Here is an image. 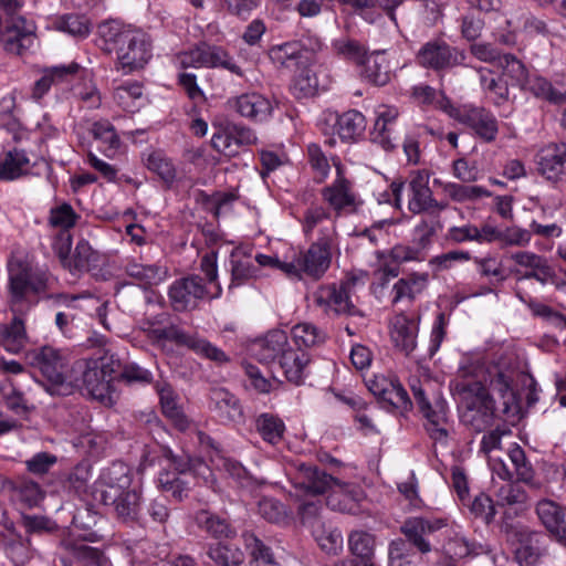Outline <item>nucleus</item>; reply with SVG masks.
Wrapping results in <instances>:
<instances>
[{
    "label": "nucleus",
    "instance_id": "nucleus-32",
    "mask_svg": "<svg viewBox=\"0 0 566 566\" xmlns=\"http://www.w3.org/2000/svg\"><path fill=\"white\" fill-rule=\"evenodd\" d=\"M142 500V489L133 484L114 503H105L104 505L113 506L118 520L126 523L136 522L140 515Z\"/></svg>",
    "mask_w": 566,
    "mask_h": 566
},
{
    "label": "nucleus",
    "instance_id": "nucleus-45",
    "mask_svg": "<svg viewBox=\"0 0 566 566\" xmlns=\"http://www.w3.org/2000/svg\"><path fill=\"white\" fill-rule=\"evenodd\" d=\"M125 272L132 279L137 280L144 286L158 285L167 277V269L158 264H139L129 262Z\"/></svg>",
    "mask_w": 566,
    "mask_h": 566
},
{
    "label": "nucleus",
    "instance_id": "nucleus-26",
    "mask_svg": "<svg viewBox=\"0 0 566 566\" xmlns=\"http://www.w3.org/2000/svg\"><path fill=\"white\" fill-rule=\"evenodd\" d=\"M513 543L518 544L515 559L520 566H536L546 553V535L542 532L528 530Z\"/></svg>",
    "mask_w": 566,
    "mask_h": 566
},
{
    "label": "nucleus",
    "instance_id": "nucleus-18",
    "mask_svg": "<svg viewBox=\"0 0 566 566\" xmlns=\"http://www.w3.org/2000/svg\"><path fill=\"white\" fill-rule=\"evenodd\" d=\"M55 560H59L61 566H104L106 564V558L98 548L72 537L60 541Z\"/></svg>",
    "mask_w": 566,
    "mask_h": 566
},
{
    "label": "nucleus",
    "instance_id": "nucleus-62",
    "mask_svg": "<svg viewBox=\"0 0 566 566\" xmlns=\"http://www.w3.org/2000/svg\"><path fill=\"white\" fill-rule=\"evenodd\" d=\"M307 159L312 170L315 172V178L318 182L324 181L331 170V166L326 155L317 144H310L307 146Z\"/></svg>",
    "mask_w": 566,
    "mask_h": 566
},
{
    "label": "nucleus",
    "instance_id": "nucleus-41",
    "mask_svg": "<svg viewBox=\"0 0 566 566\" xmlns=\"http://www.w3.org/2000/svg\"><path fill=\"white\" fill-rule=\"evenodd\" d=\"M30 159L22 149L7 151L0 158V180L10 181L20 178L28 171Z\"/></svg>",
    "mask_w": 566,
    "mask_h": 566
},
{
    "label": "nucleus",
    "instance_id": "nucleus-53",
    "mask_svg": "<svg viewBox=\"0 0 566 566\" xmlns=\"http://www.w3.org/2000/svg\"><path fill=\"white\" fill-rule=\"evenodd\" d=\"M56 30L76 38H86L91 31L90 20L77 13L64 14L54 21Z\"/></svg>",
    "mask_w": 566,
    "mask_h": 566
},
{
    "label": "nucleus",
    "instance_id": "nucleus-36",
    "mask_svg": "<svg viewBox=\"0 0 566 566\" xmlns=\"http://www.w3.org/2000/svg\"><path fill=\"white\" fill-rule=\"evenodd\" d=\"M334 486L335 489H332V492L326 499L327 506L343 513H355L360 492L353 485L340 483L338 480L337 484H334Z\"/></svg>",
    "mask_w": 566,
    "mask_h": 566
},
{
    "label": "nucleus",
    "instance_id": "nucleus-2",
    "mask_svg": "<svg viewBox=\"0 0 566 566\" xmlns=\"http://www.w3.org/2000/svg\"><path fill=\"white\" fill-rule=\"evenodd\" d=\"M99 34L115 51V69L124 75L143 70L153 56L151 38L140 29L125 27L118 21H108L99 25Z\"/></svg>",
    "mask_w": 566,
    "mask_h": 566
},
{
    "label": "nucleus",
    "instance_id": "nucleus-48",
    "mask_svg": "<svg viewBox=\"0 0 566 566\" xmlns=\"http://www.w3.org/2000/svg\"><path fill=\"white\" fill-rule=\"evenodd\" d=\"M207 555L217 566H241L244 562V554L239 547L221 542L209 544Z\"/></svg>",
    "mask_w": 566,
    "mask_h": 566
},
{
    "label": "nucleus",
    "instance_id": "nucleus-42",
    "mask_svg": "<svg viewBox=\"0 0 566 566\" xmlns=\"http://www.w3.org/2000/svg\"><path fill=\"white\" fill-rule=\"evenodd\" d=\"M145 165L147 169L156 174L167 188H170L177 179V168L171 158L163 150H153L148 154Z\"/></svg>",
    "mask_w": 566,
    "mask_h": 566
},
{
    "label": "nucleus",
    "instance_id": "nucleus-20",
    "mask_svg": "<svg viewBox=\"0 0 566 566\" xmlns=\"http://www.w3.org/2000/svg\"><path fill=\"white\" fill-rule=\"evenodd\" d=\"M228 105L239 116L255 123L269 120L274 111L273 102L258 92H247L229 98Z\"/></svg>",
    "mask_w": 566,
    "mask_h": 566
},
{
    "label": "nucleus",
    "instance_id": "nucleus-31",
    "mask_svg": "<svg viewBox=\"0 0 566 566\" xmlns=\"http://www.w3.org/2000/svg\"><path fill=\"white\" fill-rule=\"evenodd\" d=\"M418 323L416 318L398 314L391 322V338L395 346L409 355L417 347Z\"/></svg>",
    "mask_w": 566,
    "mask_h": 566
},
{
    "label": "nucleus",
    "instance_id": "nucleus-4",
    "mask_svg": "<svg viewBox=\"0 0 566 566\" xmlns=\"http://www.w3.org/2000/svg\"><path fill=\"white\" fill-rule=\"evenodd\" d=\"M33 365L46 379V390L51 395L69 396L78 386L80 378L73 375V364L69 355L52 346L41 347L33 357Z\"/></svg>",
    "mask_w": 566,
    "mask_h": 566
},
{
    "label": "nucleus",
    "instance_id": "nucleus-29",
    "mask_svg": "<svg viewBox=\"0 0 566 566\" xmlns=\"http://www.w3.org/2000/svg\"><path fill=\"white\" fill-rule=\"evenodd\" d=\"M286 346V333L275 329L269 332L265 337L254 342L251 346V354L258 361L268 365L279 359Z\"/></svg>",
    "mask_w": 566,
    "mask_h": 566
},
{
    "label": "nucleus",
    "instance_id": "nucleus-51",
    "mask_svg": "<svg viewBox=\"0 0 566 566\" xmlns=\"http://www.w3.org/2000/svg\"><path fill=\"white\" fill-rule=\"evenodd\" d=\"M302 45L296 41L286 42L270 50V59L279 66L293 69L301 63Z\"/></svg>",
    "mask_w": 566,
    "mask_h": 566
},
{
    "label": "nucleus",
    "instance_id": "nucleus-7",
    "mask_svg": "<svg viewBox=\"0 0 566 566\" xmlns=\"http://www.w3.org/2000/svg\"><path fill=\"white\" fill-rule=\"evenodd\" d=\"M73 375L80 378L76 388L84 389L93 399L108 405L112 402V369L103 359H78L73 363Z\"/></svg>",
    "mask_w": 566,
    "mask_h": 566
},
{
    "label": "nucleus",
    "instance_id": "nucleus-59",
    "mask_svg": "<svg viewBox=\"0 0 566 566\" xmlns=\"http://www.w3.org/2000/svg\"><path fill=\"white\" fill-rule=\"evenodd\" d=\"M333 48L338 55L354 61L357 64H365L367 49L364 44L353 39H339L333 42Z\"/></svg>",
    "mask_w": 566,
    "mask_h": 566
},
{
    "label": "nucleus",
    "instance_id": "nucleus-54",
    "mask_svg": "<svg viewBox=\"0 0 566 566\" xmlns=\"http://www.w3.org/2000/svg\"><path fill=\"white\" fill-rule=\"evenodd\" d=\"M467 506L475 518L481 520L486 525L494 521L496 510L493 500L484 492H480L473 499H467Z\"/></svg>",
    "mask_w": 566,
    "mask_h": 566
},
{
    "label": "nucleus",
    "instance_id": "nucleus-11",
    "mask_svg": "<svg viewBox=\"0 0 566 566\" xmlns=\"http://www.w3.org/2000/svg\"><path fill=\"white\" fill-rule=\"evenodd\" d=\"M133 485V474L122 461L104 468L93 484V499L105 504L114 503L120 494Z\"/></svg>",
    "mask_w": 566,
    "mask_h": 566
},
{
    "label": "nucleus",
    "instance_id": "nucleus-27",
    "mask_svg": "<svg viewBox=\"0 0 566 566\" xmlns=\"http://www.w3.org/2000/svg\"><path fill=\"white\" fill-rule=\"evenodd\" d=\"M93 140L97 143V150L107 158H115L122 149L123 143L115 126L108 119H98L87 128Z\"/></svg>",
    "mask_w": 566,
    "mask_h": 566
},
{
    "label": "nucleus",
    "instance_id": "nucleus-49",
    "mask_svg": "<svg viewBox=\"0 0 566 566\" xmlns=\"http://www.w3.org/2000/svg\"><path fill=\"white\" fill-rule=\"evenodd\" d=\"M497 67L502 70L503 78L509 82L511 86L518 88H521L530 75L525 64L511 53H503Z\"/></svg>",
    "mask_w": 566,
    "mask_h": 566
},
{
    "label": "nucleus",
    "instance_id": "nucleus-61",
    "mask_svg": "<svg viewBox=\"0 0 566 566\" xmlns=\"http://www.w3.org/2000/svg\"><path fill=\"white\" fill-rule=\"evenodd\" d=\"M380 400L401 412L409 411L412 408L408 392L396 379L391 382V386H389Z\"/></svg>",
    "mask_w": 566,
    "mask_h": 566
},
{
    "label": "nucleus",
    "instance_id": "nucleus-21",
    "mask_svg": "<svg viewBox=\"0 0 566 566\" xmlns=\"http://www.w3.org/2000/svg\"><path fill=\"white\" fill-rule=\"evenodd\" d=\"M337 484V479L319 470L317 467L300 464L294 478L296 489L306 494L319 495L332 490Z\"/></svg>",
    "mask_w": 566,
    "mask_h": 566
},
{
    "label": "nucleus",
    "instance_id": "nucleus-19",
    "mask_svg": "<svg viewBox=\"0 0 566 566\" xmlns=\"http://www.w3.org/2000/svg\"><path fill=\"white\" fill-rule=\"evenodd\" d=\"M34 39L35 25L23 17L6 20L0 43L7 53L22 55L33 45Z\"/></svg>",
    "mask_w": 566,
    "mask_h": 566
},
{
    "label": "nucleus",
    "instance_id": "nucleus-1",
    "mask_svg": "<svg viewBox=\"0 0 566 566\" xmlns=\"http://www.w3.org/2000/svg\"><path fill=\"white\" fill-rule=\"evenodd\" d=\"M484 381L491 392L478 380H460L454 385L463 408L461 421L475 432L489 429L496 413L507 418L517 416L522 392L525 394L528 406L538 401L535 378L515 356L503 355L489 365Z\"/></svg>",
    "mask_w": 566,
    "mask_h": 566
},
{
    "label": "nucleus",
    "instance_id": "nucleus-46",
    "mask_svg": "<svg viewBox=\"0 0 566 566\" xmlns=\"http://www.w3.org/2000/svg\"><path fill=\"white\" fill-rule=\"evenodd\" d=\"M231 281L228 286L229 291L249 283L251 280L261 276L259 266L249 258H237L232 255L230 259Z\"/></svg>",
    "mask_w": 566,
    "mask_h": 566
},
{
    "label": "nucleus",
    "instance_id": "nucleus-28",
    "mask_svg": "<svg viewBox=\"0 0 566 566\" xmlns=\"http://www.w3.org/2000/svg\"><path fill=\"white\" fill-rule=\"evenodd\" d=\"M429 285L427 272H412L398 279L391 287V303L398 304L402 301L413 302Z\"/></svg>",
    "mask_w": 566,
    "mask_h": 566
},
{
    "label": "nucleus",
    "instance_id": "nucleus-13",
    "mask_svg": "<svg viewBox=\"0 0 566 566\" xmlns=\"http://www.w3.org/2000/svg\"><path fill=\"white\" fill-rule=\"evenodd\" d=\"M448 518L438 516H411L405 520L400 532L419 553L428 554L434 545L430 537L447 528Z\"/></svg>",
    "mask_w": 566,
    "mask_h": 566
},
{
    "label": "nucleus",
    "instance_id": "nucleus-25",
    "mask_svg": "<svg viewBox=\"0 0 566 566\" xmlns=\"http://www.w3.org/2000/svg\"><path fill=\"white\" fill-rule=\"evenodd\" d=\"M209 407L222 422L240 423L243 421V409L239 399L226 388L210 389Z\"/></svg>",
    "mask_w": 566,
    "mask_h": 566
},
{
    "label": "nucleus",
    "instance_id": "nucleus-55",
    "mask_svg": "<svg viewBox=\"0 0 566 566\" xmlns=\"http://www.w3.org/2000/svg\"><path fill=\"white\" fill-rule=\"evenodd\" d=\"M442 189L455 202L474 201L491 196V192L481 186L447 182L442 185Z\"/></svg>",
    "mask_w": 566,
    "mask_h": 566
},
{
    "label": "nucleus",
    "instance_id": "nucleus-37",
    "mask_svg": "<svg viewBox=\"0 0 566 566\" xmlns=\"http://www.w3.org/2000/svg\"><path fill=\"white\" fill-rule=\"evenodd\" d=\"M255 430L262 440L271 446H277L284 440L286 427L284 421L274 413L263 412L255 418Z\"/></svg>",
    "mask_w": 566,
    "mask_h": 566
},
{
    "label": "nucleus",
    "instance_id": "nucleus-8",
    "mask_svg": "<svg viewBox=\"0 0 566 566\" xmlns=\"http://www.w3.org/2000/svg\"><path fill=\"white\" fill-rule=\"evenodd\" d=\"M222 294L220 283L210 292L199 275H188L176 280L169 287L168 296L172 308L177 312L192 311L202 300L219 298Z\"/></svg>",
    "mask_w": 566,
    "mask_h": 566
},
{
    "label": "nucleus",
    "instance_id": "nucleus-24",
    "mask_svg": "<svg viewBox=\"0 0 566 566\" xmlns=\"http://www.w3.org/2000/svg\"><path fill=\"white\" fill-rule=\"evenodd\" d=\"M535 511L545 528L566 546V507L543 499L537 502Z\"/></svg>",
    "mask_w": 566,
    "mask_h": 566
},
{
    "label": "nucleus",
    "instance_id": "nucleus-43",
    "mask_svg": "<svg viewBox=\"0 0 566 566\" xmlns=\"http://www.w3.org/2000/svg\"><path fill=\"white\" fill-rule=\"evenodd\" d=\"M164 415L181 430L188 427V420L177 402V396L168 384L156 385Z\"/></svg>",
    "mask_w": 566,
    "mask_h": 566
},
{
    "label": "nucleus",
    "instance_id": "nucleus-39",
    "mask_svg": "<svg viewBox=\"0 0 566 566\" xmlns=\"http://www.w3.org/2000/svg\"><path fill=\"white\" fill-rule=\"evenodd\" d=\"M397 116V109H386L378 114L374 125L373 140L380 144L386 150L394 149L397 146L396 137L392 136Z\"/></svg>",
    "mask_w": 566,
    "mask_h": 566
},
{
    "label": "nucleus",
    "instance_id": "nucleus-9",
    "mask_svg": "<svg viewBox=\"0 0 566 566\" xmlns=\"http://www.w3.org/2000/svg\"><path fill=\"white\" fill-rule=\"evenodd\" d=\"M171 470L159 473L158 483L163 491L171 493L174 499L181 501L190 490L189 474H205L209 471L208 465L197 458L172 457Z\"/></svg>",
    "mask_w": 566,
    "mask_h": 566
},
{
    "label": "nucleus",
    "instance_id": "nucleus-35",
    "mask_svg": "<svg viewBox=\"0 0 566 566\" xmlns=\"http://www.w3.org/2000/svg\"><path fill=\"white\" fill-rule=\"evenodd\" d=\"M521 90L552 104L566 105V88L560 90L541 75H528Z\"/></svg>",
    "mask_w": 566,
    "mask_h": 566
},
{
    "label": "nucleus",
    "instance_id": "nucleus-50",
    "mask_svg": "<svg viewBox=\"0 0 566 566\" xmlns=\"http://www.w3.org/2000/svg\"><path fill=\"white\" fill-rule=\"evenodd\" d=\"M365 77L376 86H385L389 83L391 72L389 63L380 53H374L365 62Z\"/></svg>",
    "mask_w": 566,
    "mask_h": 566
},
{
    "label": "nucleus",
    "instance_id": "nucleus-16",
    "mask_svg": "<svg viewBox=\"0 0 566 566\" xmlns=\"http://www.w3.org/2000/svg\"><path fill=\"white\" fill-rule=\"evenodd\" d=\"M430 175L427 170H418L411 174L408 182V209L413 214H439L448 208V202L433 198L429 187Z\"/></svg>",
    "mask_w": 566,
    "mask_h": 566
},
{
    "label": "nucleus",
    "instance_id": "nucleus-64",
    "mask_svg": "<svg viewBox=\"0 0 566 566\" xmlns=\"http://www.w3.org/2000/svg\"><path fill=\"white\" fill-rule=\"evenodd\" d=\"M245 548L255 560H261L265 564H274L273 554L271 548L268 547L260 538L252 532H244L242 534Z\"/></svg>",
    "mask_w": 566,
    "mask_h": 566
},
{
    "label": "nucleus",
    "instance_id": "nucleus-44",
    "mask_svg": "<svg viewBox=\"0 0 566 566\" xmlns=\"http://www.w3.org/2000/svg\"><path fill=\"white\" fill-rule=\"evenodd\" d=\"M348 547L356 557L357 564L373 566L371 559L375 551V537L365 531H353L348 535Z\"/></svg>",
    "mask_w": 566,
    "mask_h": 566
},
{
    "label": "nucleus",
    "instance_id": "nucleus-34",
    "mask_svg": "<svg viewBox=\"0 0 566 566\" xmlns=\"http://www.w3.org/2000/svg\"><path fill=\"white\" fill-rule=\"evenodd\" d=\"M197 526L214 539H230L237 535L235 528L228 518L210 511L201 510L195 517Z\"/></svg>",
    "mask_w": 566,
    "mask_h": 566
},
{
    "label": "nucleus",
    "instance_id": "nucleus-38",
    "mask_svg": "<svg viewBox=\"0 0 566 566\" xmlns=\"http://www.w3.org/2000/svg\"><path fill=\"white\" fill-rule=\"evenodd\" d=\"M509 458L514 467L517 481L525 483L534 490L542 489L543 484L536 479L535 470L522 447L514 443L509 450Z\"/></svg>",
    "mask_w": 566,
    "mask_h": 566
},
{
    "label": "nucleus",
    "instance_id": "nucleus-63",
    "mask_svg": "<svg viewBox=\"0 0 566 566\" xmlns=\"http://www.w3.org/2000/svg\"><path fill=\"white\" fill-rule=\"evenodd\" d=\"M532 240V232L518 226H511L501 229V248L517 247L525 248Z\"/></svg>",
    "mask_w": 566,
    "mask_h": 566
},
{
    "label": "nucleus",
    "instance_id": "nucleus-10",
    "mask_svg": "<svg viewBox=\"0 0 566 566\" xmlns=\"http://www.w3.org/2000/svg\"><path fill=\"white\" fill-rule=\"evenodd\" d=\"M334 166L336 178L331 185L321 190V196L335 219H338L342 216L356 212L360 203L354 190L353 181L347 179L343 172V166L335 161Z\"/></svg>",
    "mask_w": 566,
    "mask_h": 566
},
{
    "label": "nucleus",
    "instance_id": "nucleus-56",
    "mask_svg": "<svg viewBox=\"0 0 566 566\" xmlns=\"http://www.w3.org/2000/svg\"><path fill=\"white\" fill-rule=\"evenodd\" d=\"M446 553L451 558H465L478 556L486 552L485 547L476 542H471L463 536H455L444 545Z\"/></svg>",
    "mask_w": 566,
    "mask_h": 566
},
{
    "label": "nucleus",
    "instance_id": "nucleus-57",
    "mask_svg": "<svg viewBox=\"0 0 566 566\" xmlns=\"http://www.w3.org/2000/svg\"><path fill=\"white\" fill-rule=\"evenodd\" d=\"M256 139L255 132L252 128L244 125H234L229 134L214 135L212 143L216 148L220 147L219 142H221L224 147H229L231 140L239 146H249L254 144Z\"/></svg>",
    "mask_w": 566,
    "mask_h": 566
},
{
    "label": "nucleus",
    "instance_id": "nucleus-47",
    "mask_svg": "<svg viewBox=\"0 0 566 566\" xmlns=\"http://www.w3.org/2000/svg\"><path fill=\"white\" fill-rule=\"evenodd\" d=\"M99 254L94 251L86 240H81L75 247L69 271L73 274L90 272L98 266Z\"/></svg>",
    "mask_w": 566,
    "mask_h": 566
},
{
    "label": "nucleus",
    "instance_id": "nucleus-6",
    "mask_svg": "<svg viewBox=\"0 0 566 566\" xmlns=\"http://www.w3.org/2000/svg\"><path fill=\"white\" fill-rule=\"evenodd\" d=\"M48 273L42 270L21 266L18 270L10 271L9 290L13 312L22 313L24 306L30 308L36 304L40 294L48 289Z\"/></svg>",
    "mask_w": 566,
    "mask_h": 566
},
{
    "label": "nucleus",
    "instance_id": "nucleus-14",
    "mask_svg": "<svg viewBox=\"0 0 566 566\" xmlns=\"http://www.w3.org/2000/svg\"><path fill=\"white\" fill-rule=\"evenodd\" d=\"M355 279H348L337 284L323 285L314 294L315 304L324 312H333L336 315H361L360 311L350 300V291L355 285Z\"/></svg>",
    "mask_w": 566,
    "mask_h": 566
},
{
    "label": "nucleus",
    "instance_id": "nucleus-22",
    "mask_svg": "<svg viewBox=\"0 0 566 566\" xmlns=\"http://www.w3.org/2000/svg\"><path fill=\"white\" fill-rule=\"evenodd\" d=\"M337 219L331 210L322 205L312 203L303 213L301 224L302 231L306 238L313 237L314 230L317 229V238H323V231L333 230V242H338Z\"/></svg>",
    "mask_w": 566,
    "mask_h": 566
},
{
    "label": "nucleus",
    "instance_id": "nucleus-52",
    "mask_svg": "<svg viewBox=\"0 0 566 566\" xmlns=\"http://www.w3.org/2000/svg\"><path fill=\"white\" fill-rule=\"evenodd\" d=\"M480 83L485 93H488L495 105H501L509 99V82L503 77H494L490 71L482 69L480 71Z\"/></svg>",
    "mask_w": 566,
    "mask_h": 566
},
{
    "label": "nucleus",
    "instance_id": "nucleus-58",
    "mask_svg": "<svg viewBox=\"0 0 566 566\" xmlns=\"http://www.w3.org/2000/svg\"><path fill=\"white\" fill-rule=\"evenodd\" d=\"M80 214L75 212L73 207L67 202H63L51 208L49 224L60 229L61 232H69V230L76 224Z\"/></svg>",
    "mask_w": 566,
    "mask_h": 566
},
{
    "label": "nucleus",
    "instance_id": "nucleus-60",
    "mask_svg": "<svg viewBox=\"0 0 566 566\" xmlns=\"http://www.w3.org/2000/svg\"><path fill=\"white\" fill-rule=\"evenodd\" d=\"M190 350L218 365L230 361L229 356L221 348L217 347L208 339L199 337L198 335L196 336L193 343H191Z\"/></svg>",
    "mask_w": 566,
    "mask_h": 566
},
{
    "label": "nucleus",
    "instance_id": "nucleus-12",
    "mask_svg": "<svg viewBox=\"0 0 566 566\" xmlns=\"http://www.w3.org/2000/svg\"><path fill=\"white\" fill-rule=\"evenodd\" d=\"M467 54L463 50L448 44L442 40H431L424 43L416 54V62L423 69L436 72L463 65Z\"/></svg>",
    "mask_w": 566,
    "mask_h": 566
},
{
    "label": "nucleus",
    "instance_id": "nucleus-30",
    "mask_svg": "<svg viewBox=\"0 0 566 566\" xmlns=\"http://www.w3.org/2000/svg\"><path fill=\"white\" fill-rule=\"evenodd\" d=\"M78 70L80 65L75 62L44 69L41 77L34 82L31 88V98L40 102L53 85L62 83L69 76L76 74Z\"/></svg>",
    "mask_w": 566,
    "mask_h": 566
},
{
    "label": "nucleus",
    "instance_id": "nucleus-33",
    "mask_svg": "<svg viewBox=\"0 0 566 566\" xmlns=\"http://www.w3.org/2000/svg\"><path fill=\"white\" fill-rule=\"evenodd\" d=\"M310 363V357L304 350L285 347L279 358V366L286 380L300 385L305 377V368Z\"/></svg>",
    "mask_w": 566,
    "mask_h": 566
},
{
    "label": "nucleus",
    "instance_id": "nucleus-23",
    "mask_svg": "<svg viewBox=\"0 0 566 566\" xmlns=\"http://www.w3.org/2000/svg\"><path fill=\"white\" fill-rule=\"evenodd\" d=\"M538 174L551 181H557L566 169V144H549L536 155Z\"/></svg>",
    "mask_w": 566,
    "mask_h": 566
},
{
    "label": "nucleus",
    "instance_id": "nucleus-3",
    "mask_svg": "<svg viewBox=\"0 0 566 566\" xmlns=\"http://www.w3.org/2000/svg\"><path fill=\"white\" fill-rule=\"evenodd\" d=\"M322 234L323 238H316L306 250L301 251L285 265L289 277L318 281L325 275L331 268L334 251L338 250V242H333L332 229Z\"/></svg>",
    "mask_w": 566,
    "mask_h": 566
},
{
    "label": "nucleus",
    "instance_id": "nucleus-40",
    "mask_svg": "<svg viewBox=\"0 0 566 566\" xmlns=\"http://www.w3.org/2000/svg\"><path fill=\"white\" fill-rule=\"evenodd\" d=\"M291 336L298 350L317 348L325 344L327 334L313 323L296 324L291 329Z\"/></svg>",
    "mask_w": 566,
    "mask_h": 566
},
{
    "label": "nucleus",
    "instance_id": "nucleus-15",
    "mask_svg": "<svg viewBox=\"0 0 566 566\" xmlns=\"http://www.w3.org/2000/svg\"><path fill=\"white\" fill-rule=\"evenodd\" d=\"M365 128V116L356 109H350L342 115L327 114L322 132L325 135H332L325 143L333 147L336 144L335 136H338L342 142L353 143L364 134Z\"/></svg>",
    "mask_w": 566,
    "mask_h": 566
},
{
    "label": "nucleus",
    "instance_id": "nucleus-17",
    "mask_svg": "<svg viewBox=\"0 0 566 566\" xmlns=\"http://www.w3.org/2000/svg\"><path fill=\"white\" fill-rule=\"evenodd\" d=\"M455 120L470 128L475 137L492 143L499 134V120L495 115L482 106L464 104L463 109L454 111Z\"/></svg>",
    "mask_w": 566,
    "mask_h": 566
},
{
    "label": "nucleus",
    "instance_id": "nucleus-5",
    "mask_svg": "<svg viewBox=\"0 0 566 566\" xmlns=\"http://www.w3.org/2000/svg\"><path fill=\"white\" fill-rule=\"evenodd\" d=\"M415 402L426 419L424 428L429 437L436 442L446 444L449 437V408L446 399L439 391L430 395L418 382L411 385Z\"/></svg>",
    "mask_w": 566,
    "mask_h": 566
}]
</instances>
